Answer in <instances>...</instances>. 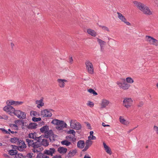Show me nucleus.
I'll return each instance as SVG.
<instances>
[{"mask_svg": "<svg viewBox=\"0 0 158 158\" xmlns=\"http://www.w3.org/2000/svg\"><path fill=\"white\" fill-rule=\"evenodd\" d=\"M87 125L88 128L91 129V126H90V124L89 123H87Z\"/></svg>", "mask_w": 158, "mask_h": 158, "instance_id": "052dcab7", "label": "nucleus"}, {"mask_svg": "<svg viewBox=\"0 0 158 158\" xmlns=\"http://www.w3.org/2000/svg\"><path fill=\"white\" fill-rule=\"evenodd\" d=\"M44 135H41L39 137H37L36 141L34 142L33 140L28 139H26V142L29 147L32 148V152L34 153H38L43 150L41 147V143L45 139Z\"/></svg>", "mask_w": 158, "mask_h": 158, "instance_id": "f257e3e1", "label": "nucleus"}, {"mask_svg": "<svg viewBox=\"0 0 158 158\" xmlns=\"http://www.w3.org/2000/svg\"><path fill=\"white\" fill-rule=\"evenodd\" d=\"M16 158H24V157L23 156L22 154L21 153H19L17 154H16L15 156Z\"/></svg>", "mask_w": 158, "mask_h": 158, "instance_id": "a18cd8bd", "label": "nucleus"}, {"mask_svg": "<svg viewBox=\"0 0 158 158\" xmlns=\"http://www.w3.org/2000/svg\"><path fill=\"white\" fill-rule=\"evenodd\" d=\"M70 127L72 128L78 130L81 128V126L80 123L76 120H72L70 122Z\"/></svg>", "mask_w": 158, "mask_h": 158, "instance_id": "0eeeda50", "label": "nucleus"}, {"mask_svg": "<svg viewBox=\"0 0 158 158\" xmlns=\"http://www.w3.org/2000/svg\"><path fill=\"white\" fill-rule=\"evenodd\" d=\"M99 26L100 27H101L103 30H106L108 32L110 31L109 29L106 26Z\"/></svg>", "mask_w": 158, "mask_h": 158, "instance_id": "09e8293b", "label": "nucleus"}, {"mask_svg": "<svg viewBox=\"0 0 158 158\" xmlns=\"http://www.w3.org/2000/svg\"><path fill=\"white\" fill-rule=\"evenodd\" d=\"M85 64L88 72L90 74H93L94 69L92 63L89 60H86L85 62Z\"/></svg>", "mask_w": 158, "mask_h": 158, "instance_id": "423d86ee", "label": "nucleus"}, {"mask_svg": "<svg viewBox=\"0 0 158 158\" xmlns=\"http://www.w3.org/2000/svg\"><path fill=\"white\" fill-rule=\"evenodd\" d=\"M31 116L32 117V118H40L38 117L40 115L39 113L35 111L31 110L30 112Z\"/></svg>", "mask_w": 158, "mask_h": 158, "instance_id": "2eb2a0df", "label": "nucleus"}, {"mask_svg": "<svg viewBox=\"0 0 158 158\" xmlns=\"http://www.w3.org/2000/svg\"><path fill=\"white\" fill-rule=\"evenodd\" d=\"M133 3L137 8L143 14L147 15L152 14V12L150 10L148 7L144 4L136 1L133 2Z\"/></svg>", "mask_w": 158, "mask_h": 158, "instance_id": "f03ea898", "label": "nucleus"}, {"mask_svg": "<svg viewBox=\"0 0 158 158\" xmlns=\"http://www.w3.org/2000/svg\"><path fill=\"white\" fill-rule=\"evenodd\" d=\"M8 117L7 115L5 114H3L2 116H1V118H8Z\"/></svg>", "mask_w": 158, "mask_h": 158, "instance_id": "603ef678", "label": "nucleus"}, {"mask_svg": "<svg viewBox=\"0 0 158 158\" xmlns=\"http://www.w3.org/2000/svg\"><path fill=\"white\" fill-rule=\"evenodd\" d=\"M52 132V131L50 130L49 131H48L45 133V138H49L50 136L51 135V134Z\"/></svg>", "mask_w": 158, "mask_h": 158, "instance_id": "ea45409f", "label": "nucleus"}, {"mask_svg": "<svg viewBox=\"0 0 158 158\" xmlns=\"http://www.w3.org/2000/svg\"><path fill=\"white\" fill-rule=\"evenodd\" d=\"M93 142L89 140H87L86 141L85 145L89 148L92 145Z\"/></svg>", "mask_w": 158, "mask_h": 158, "instance_id": "a19ab883", "label": "nucleus"}, {"mask_svg": "<svg viewBox=\"0 0 158 158\" xmlns=\"http://www.w3.org/2000/svg\"><path fill=\"white\" fill-rule=\"evenodd\" d=\"M41 119H32L33 121L34 122H37L38 125L40 126H42L44 125V123L43 121L41 120Z\"/></svg>", "mask_w": 158, "mask_h": 158, "instance_id": "c756f323", "label": "nucleus"}, {"mask_svg": "<svg viewBox=\"0 0 158 158\" xmlns=\"http://www.w3.org/2000/svg\"><path fill=\"white\" fill-rule=\"evenodd\" d=\"M117 83L120 88L122 89L123 90H127L131 86V85L129 84L125 81L123 82L118 81Z\"/></svg>", "mask_w": 158, "mask_h": 158, "instance_id": "9b49d317", "label": "nucleus"}, {"mask_svg": "<svg viewBox=\"0 0 158 158\" xmlns=\"http://www.w3.org/2000/svg\"><path fill=\"white\" fill-rule=\"evenodd\" d=\"M133 102L131 98H125L123 101V105L127 108L130 107Z\"/></svg>", "mask_w": 158, "mask_h": 158, "instance_id": "9d476101", "label": "nucleus"}, {"mask_svg": "<svg viewBox=\"0 0 158 158\" xmlns=\"http://www.w3.org/2000/svg\"><path fill=\"white\" fill-rule=\"evenodd\" d=\"M88 91L90 94H93L94 96L98 95L97 93L93 89H88Z\"/></svg>", "mask_w": 158, "mask_h": 158, "instance_id": "58836bf2", "label": "nucleus"}, {"mask_svg": "<svg viewBox=\"0 0 158 158\" xmlns=\"http://www.w3.org/2000/svg\"><path fill=\"white\" fill-rule=\"evenodd\" d=\"M103 144L106 152L109 155H111L112 154V152L110 148L107 146L104 142H103Z\"/></svg>", "mask_w": 158, "mask_h": 158, "instance_id": "6ab92c4d", "label": "nucleus"}, {"mask_svg": "<svg viewBox=\"0 0 158 158\" xmlns=\"http://www.w3.org/2000/svg\"><path fill=\"white\" fill-rule=\"evenodd\" d=\"M52 158H61V156H56L53 157Z\"/></svg>", "mask_w": 158, "mask_h": 158, "instance_id": "680f3d73", "label": "nucleus"}, {"mask_svg": "<svg viewBox=\"0 0 158 158\" xmlns=\"http://www.w3.org/2000/svg\"><path fill=\"white\" fill-rule=\"evenodd\" d=\"M153 130L158 135V127L156 126H154L153 127Z\"/></svg>", "mask_w": 158, "mask_h": 158, "instance_id": "de8ad7c7", "label": "nucleus"}, {"mask_svg": "<svg viewBox=\"0 0 158 158\" xmlns=\"http://www.w3.org/2000/svg\"><path fill=\"white\" fill-rule=\"evenodd\" d=\"M18 146H15L16 149L20 151H25V149L27 148V145L23 140H21L18 144Z\"/></svg>", "mask_w": 158, "mask_h": 158, "instance_id": "1a4fd4ad", "label": "nucleus"}, {"mask_svg": "<svg viewBox=\"0 0 158 158\" xmlns=\"http://www.w3.org/2000/svg\"><path fill=\"white\" fill-rule=\"evenodd\" d=\"M37 125L38 124L36 123H31L29 124L28 127L31 129H35L36 128Z\"/></svg>", "mask_w": 158, "mask_h": 158, "instance_id": "473e14b6", "label": "nucleus"}, {"mask_svg": "<svg viewBox=\"0 0 158 158\" xmlns=\"http://www.w3.org/2000/svg\"><path fill=\"white\" fill-rule=\"evenodd\" d=\"M53 111L52 109H46L41 110L40 112V115L42 117L49 118L52 116V114L51 111Z\"/></svg>", "mask_w": 158, "mask_h": 158, "instance_id": "39448f33", "label": "nucleus"}, {"mask_svg": "<svg viewBox=\"0 0 158 158\" xmlns=\"http://www.w3.org/2000/svg\"><path fill=\"white\" fill-rule=\"evenodd\" d=\"M55 152V150L54 148H50L48 150H45L44 151V153L48 155L52 156L53 154Z\"/></svg>", "mask_w": 158, "mask_h": 158, "instance_id": "dca6fc26", "label": "nucleus"}, {"mask_svg": "<svg viewBox=\"0 0 158 158\" xmlns=\"http://www.w3.org/2000/svg\"><path fill=\"white\" fill-rule=\"evenodd\" d=\"M49 128L48 126H45L41 128L40 130L42 133H45L48 131Z\"/></svg>", "mask_w": 158, "mask_h": 158, "instance_id": "cd10ccee", "label": "nucleus"}, {"mask_svg": "<svg viewBox=\"0 0 158 158\" xmlns=\"http://www.w3.org/2000/svg\"><path fill=\"white\" fill-rule=\"evenodd\" d=\"M23 103L22 102L15 101L13 100H8L6 102L7 105L10 106L15 105L17 106L18 105H21Z\"/></svg>", "mask_w": 158, "mask_h": 158, "instance_id": "4468645a", "label": "nucleus"}, {"mask_svg": "<svg viewBox=\"0 0 158 158\" xmlns=\"http://www.w3.org/2000/svg\"><path fill=\"white\" fill-rule=\"evenodd\" d=\"M94 133V132L93 131H91L90 132V135H93V134Z\"/></svg>", "mask_w": 158, "mask_h": 158, "instance_id": "69168bd1", "label": "nucleus"}, {"mask_svg": "<svg viewBox=\"0 0 158 158\" xmlns=\"http://www.w3.org/2000/svg\"><path fill=\"white\" fill-rule=\"evenodd\" d=\"M16 124L22 126H26L27 124L26 122H24L23 119H19L15 122Z\"/></svg>", "mask_w": 158, "mask_h": 158, "instance_id": "aec40b11", "label": "nucleus"}, {"mask_svg": "<svg viewBox=\"0 0 158 158\" xmlns=\"http://www.w3.org/2000/svg\"><path fill=\"white\" fill-rule=\"evenodd\" d=\"M85 143L84 140H80L77 143V147L81 149L83 148L85 146Z\"/></svg>", "mask_w": 158, "mask_h": 158, "instance_id": "4be33fe9", "label": "nucleus"}, {"mask_svg": "<svg viewBox=\"0 0 158 158\" xmlns=\"http://www.w3.org/2000/svg\"><path fill=\"white\" fill-rule=\"evenodd\" d=\"M88 140H95L96 139V137L93 135H90L88 137Z\"/></svg>", "mask_w": 158, "mask_h": 158, "instance_id": "49530a36", "label": "nucleus"}, {"mask_svg": "<svg viewBox=\"0 0 158 158\" xmlns=\"http://www.w3.org/2000/svg\"><path fill=\"white\" fill-rule=\"evenodd\" d=\"M89 148V147H87V146L85 145V148L83 149L82 150L83 151L85 152Z\"/></svg>", "mask_w": 158, "mask_h": 158, "instance_id": "5fc2aeb1", "label": "nucleus"}, {"mask_svg": "<svg viewBox=\"0 0 158 158\" xmlns=\"http://www.w3.org/2000/svg\"><path fill=\"white\" fill-rule=\"evenodd\" d=\"M143 102H139V105H138V107H141L143 105Z\"/></svg>", "mask_w": 158, "mask_h": 158, "instance_id": "864d4df0", "label": "nucleus"}, {"mask_svg": "<svg viewBox=\"0 0 158 158\" xmlns=\"http://www.w3.org/2000/svg\"><path fill=\"white\" fill-rule=\"evenodd\" d=\"M3 110L6 112H8L10 115L15 114L16 110L12 106L9 105H7L3 108Z\"/></svg>", "mask_w": 158, "mask_h": 158, "instance_id": "6e6552de", "label": "nucleus"}, {"mask_svg": "<svg viewBox=\"0 0 158 158\" xmlns=\"http://www.w3.org/2000/svg\"><path fill=\"white\" fill-rule=\"evenodd\" d=\"M145 40L150 44L156 46L158 45V41L153 37L148 35L145 36Z\"/></svg>", "mask_w": 158, "mask_h": 158, "instance_id": "20e7f679", "label": "nucleus"}, {"mask_svg": "<svg viewBox=\"0 0 158 158\" xmlns=\"http://www.w3.org/2000/svg\"><path fill=\"white\" fill-rule=\"evenodd\" d=\"M66 138L68 140H69L73 142H74L76 141V138L75 137V135H67L66 137Z\"/></svg>", "mask_w": 158, "mask_h": 158, "instance_id": "412c9836", "label": "nucleus"}, {"mask_svg": "<svg viewBox=\"0 0 158 158\" xmlns=\"http://www.w3.org/2000/svg\"><path fill=\"white\" fill-rule=\"evenodd\" d=\"M41 144L43 146L47 147L49 145V142L46 138H45L43 141L41 143Z\"/></svg>", "mask_w": 158, "mask_h": 158, "instance_id": "c9c22d12", "label": "nucleus"}, {"mask_svg": "<svg viewBox=\"0 0 158 158\" xmlns=\"http://www.w3.org/2000/svg\"><path fill=\"white\" fill-rule=\"evenodd\" d=\"M61 143L63 145H65L67 146H69L71 144V143L67 140H63L61 142Z\"/></svg>", "mask_w": 158, "mask_h": 158, "instance_id": "f704fd0d", "label": "nucleus"}, {"mask_svg": "<svg viewBox=\"0 0 158 158\" xmlns=\"http://www.w3.org/2000/svg\"><path fill=\"white\" fill-rule=\"evenodd\" d=\"M109 103L110 102L109 100L105 99H103L102 100L101 103V108H103L106 107L108 105Z\"/></svg>", "mask_w": 158, "mask_h": 158, "instance_id": "f3484780", "label": "nucleus"}, {"mask_svg": "<svg viewBox=\"0 0 158 158\" xmlns=\"http://www.w3.org/2000/svg\"><path fill=\"white\" fill-rule=\"evenodd\" d=\"M28 136L30 138L33 139L35 140L37 139V137H36V133H29Z\"/></svg>", "mask_w": 158, "mask_h": 158, "instance_id": "2f4dec72", "label": "nucleus"}, {"mask_svg": "<svg viewBox=\"0 0 158 158\" xmlns=\"http://www.w3.org/2000/svg\"><path fill=\"white\" fill-rule=\"evenodd\" d=\"M126 81L129 83H132L134 82L133 80L130 77H127L126 78Z\"/></svg>", "mask_w": 158, "mask_h": 158, "instance_id": "79ce46f5", "label": "nucleus"}, {"mask_svg": "<svg viewBox=\"0 0 158 158\" xmlns=\"http://www.w3.org/2000/svg\"><path fill=\"white\" fill-rule=\"evenodd\" d=\"M57 81L58 83L59 86L61 88H63L65 86L64 83L67 81L65 79H58L57 80Z\"/></svg>", "mask_w": 158, "mask_h": 158, "instance_id": "a211bd4d", "label": "nucleus"}, {"mask_svg": "<svg viewBox=\"0 0 158 158\" xmlns=\"http://www.w3.org/2000/svg\"><path fill=\"white\" fill-rule=\"evenodd\" d=\"M156 87L158 89V83H157L156 84Z\"/></svg>", "mask_w": 158, "mask_h": 158, "instance_id": "774afa93", "label": "nucleus"}, {"mask_svg": "<svg viewBox=\"0 0 158 158\" xmlns=\"http://www.w3.org/2000/svg\"><path fill=\"white\" fill-rule=\"evenodd\" d=\"M102 125L104 127H110V126L108 124H106L105 123H102Z\"/></svg>", "mask_w": 158, "mask_h": 158, "instance_id": "4d7b16f0", "label": "nucleus"}, {"mask_svg": "<svg viewBox=\"0 0 158 158\" xmlns=\"http://www.w3.org/2000/svg\"><path fill=\"white\" fill-rule=\"evenodd\" d=\"M73 61V59L72 58V57H70L69 59V62L71 64H72Z\"/></svg>", "mask_w": 158, "mask_h": 158, "instance_id": "6e6d98bb", "label": "nucleus"}, {"mask_svg": "<svg viewBox=\"0 0 158 158\" xmlns=\"http://www.w3.org/2000/svg\"><path fill=\"white\" fill-rule=\"evenodd\" d=\"M1 129L3 131L5 132V133L6 134H8L9 133V132H8L4 128H2Z\"/></svg>", "mask_w": 158, "mask_h": 158, "instance_id": "bf43d9fd", "label": "nucleus"}, {"mask_svg": "<svg viewBox=\"0 0 158 158\" xmlns=\"http://www.w3.org/2000/svg\"><path fill=\"white\" fill-rule=\"evenodd\" d=\"M100 47H101V51L102 52H103L104 50L103 46H100Z\"/></svg>", "mask_w": 158, "mask_h": 158, "instance_id": "e2e57ef3", "label": "nucleus"}, {"mask_svg": "<svg viewBox=\"0 0 158 158\" xmlns=\"http://www.w3.org/2000/svg\"><path fill=\"white\" fill-rule=\"evenodd\" d=\"M120 123L125 125H127L129 124L130 121L127 119H119Z\"/></svg>", "mask_w": 158, "mask_h": 158, "instance_id": "7c9ffc66", "label": "nucleus"}, {"mask_svg": "<svg viewBox=\"0 0 158 158\" xmlns=\"http://www.w3.org/2000/svg\"><path fill=\"white\" fill-rule=\"evenodd\" d=\"M11 47L13 48V47L14 46V44L13 43H11Z\"/></svg>", "mask_w": 158, "mask_h": 158, "instance_id": "338daca9", "label": "nucleus"}, {"mask_svg": "<svg viewBox=\"0 0 158 158\" xmlns=\"http://www.w3.org/2000/svg\"><path fill=\"white\" fill-rule=\"evenodd\" d=\"M33 153H31L27 154L26 156L28 158H31L32 156Z\"/></svg>", "mask_w": 158, "mask_h": 158, "instance_id": "3c124183", "label": "nucleus"}, {"mask_svg": "<svg viewBox=\"0 0 158 158\" xmlns=\"http://www.w3.org/2000/svg\"><path fill=\"white\" fill-rule=\"evenodd\" d=\"M35 103L38 105L37 107L39 108H40V107L44 105L43 99H41L39 100H36L35 101Z\"/></svg>", "mask_w": 158, "mask_h": 158, "instance_id": "a878e982", "label": "nucleus"}, {"mask_svg": "<svg viewBox=\"0 0 158 158\" xmlns=\"http://www.w3.org/2000/svg\"><path fill=\"white\" fill-rule=\"evenodd\" d=\"M97 41L100 46H104L106 43L105 41L98 38H97Z\"/></svg>", "mask_w": 158, "mask_h": 158, "instance_id": "4c0bfd02", "label": "nucleus"}, {"mask_svg": "<svg viewBox=\"0 0 158 158\" xmlns=\"http://www.w3.org/2000/svg\"><path fill=\"white\" fill-rule=\"evenodd\" d=\"M52 123L57 126L56 128L60 129L66 127V124L63 121H60L58 119H54L52 122Z\"/></svg>", "mask_w": 158, "mask_h": 158, "instance_id": "7ed1b4c3", "label": "nucleus"}, {"mask_svg": "<svg viewBox=\"0 0 158 158\" xmlns=\"http://www.w3.org/2000/svg\"><path fill=\"white\" fill-rule=\"evenodd\" d=\"M67 149L63 147H60L58 148V151L60 154H64L66 153Z\"/></svg>", "mask_w": 158, "mask_h": 158, "instance_id": "5701e85b", "label": "nucleus"}, {"mask_svg": "<svg viewBox=\"0 0 158 158\" xmlns=\"http://www.w3.org/2000/svg\"><path fill=\"white\" fill-rule=\"evenodd\" d=\"M87 105L90 107L92 108L94 106V104L93 102H91L90 101H88L87 103Z\"/></svg>", "mask_w": 158, "mask_h": 158, "instance_id": "37998d69", "label": "nucleus"}, {"mask_svg": "<svg viewBox=\"0 0 158 158\" xmlns=\"http://www.w3.org/2000/svg\"><path fill=\"white\" fill-rule=\"evenodd\" d=\"M87 32L89 34L94 37L96 36L97 35L95 31L91 29H87Z\"/></svg>", "mask_w": 158, "mask_h": 158, "instance_id": "b1692460", "label": "nucleus"}, {"mask_svg": "<svg viewBox=\"0 0 158 158\" xmlns=\"http://www.w3.org/2000/svg\"><path fill=\"white\" fill-rule=\"evenodd\" d=\"M10 140L12 143H14L18 145L21 140L16 137H14L11 138Z\"/></svg>", "mask_w": 158, "mask_h": 158, "instance_id": "393cba45", "label": "nucleus"}, {"mask_svg": "<svg viewBox=\"0 0 158 158\" xmlns=\"http://www.w3.org/2000/svg\"><path fill=\"white\" fill-rule=\"evenodd\" d=\"M14 115L19 118H26V114L20 110H16Z\"/></svg>", "mask_w": 158, "mask_h": 158, "instance_id": "f8f14e48", "label": "nucleus"}, {"mask_svg": "<svg viewBox=\"0 0 158 158\" xmlns=\"http://www.w3.org/2000/svg\"><path fill=\"white\" fill-rule=\"evenodd\" d=\"M84 158H91L90 156H89L88 155H86L85 156Z\"/></svg>", "mask_w": 158, "mask_h": 158, "instance_id": "0e129e2a", "label": "nucleus"}, {"mask_svg": "<svg viewBox=\"0 0 158 158\" xmlns=\"http://www.w3.org/2000/svg\"><path fill=\"white\" fill-rule=\"evenodd\" d=\"M36 156V158H49V157L44 154H43L42 153H41L40 152Z\"/></svg>", "mask_w": 158, "mask_h": 158, "instance_id": "c85d7f7f", "label": "nucleus"}, {"mask_svg": "<svg viewBox=\"0 0 158 158\" xmlns=\"http://www.w3.org/2000/svg\"><path fill=\"white\" fill-rule=\"evenodd\" d=\"M10 126L11 127H14L16 130H18V127L17 125L15 124H11L10 125Z\"/></svg>", "mask_w": 158, "mask_h": 158, "instance_id": "8fccbe9b", "label": "nucleus"}, {"mask_svg": "<svg viewBox=\"0 0 158 158\" xmlns=\"http://www.w3.org/2000/svg\"><path fill=\"white\" fill-rule=\"evenodd\" d=\"M56 136V135L53 134V132H52L51 134V135L49 137V139L50 141L53 142V141H54Z\"/></svg>", "mask_w": 158, "mask_h": 158, "instance_id": "72a5a7b5", "label": "nucleus"}, {"mask_svg": "<svg viewBox=\"0 0 158 158\" xmlns=\"http://www.w3.org/2000/svg\"><path fill=\"white\" fill-rule=\"evenodd\" d=\"M67 133L68 134H72L73 135H75V131L73 130L70 129L69 131H68Z\"/></svg>", "mask_w": 158, "mask_h": 158, "instance_id": "c03bdc74", "label": "nucleus"}, {"mask_svg": "<svg viewBox=\"0 0 158 158\" xmlns=\"http://www.w3.org/2000/svg\"><path fill=\"white\" fill-rule=\"evenodd\" d=\"M77 152V150L76 149L70 150L68 156L69 157H71L74 156Z\"/></svg>", "mask_w": 158, "mask_h": 158, "instance_id": "bb28decb", "label": "nucleus"}, {"mask_svg": "<svg viewBox=\"0 0 158 158\" xmlns=\"http://www.w3.org/2000/svg\"><path fill=\"white\" fill-rule=\"evenodd\" d=\"M17 151L16 150L12 149L9 151V154L12 156L16 155L17 153Z\"/></svg>", "mask_w": 158, "mask_h": 158, "instance_id": "e433bc0d", "label": "nucleus"}, {"mask_svg": "<svg viewBox=\"0 0 158 158\" xmlns=\"http://www.w3.org/2000/svg\"><path fill=\"white\" fill-rule=\"evenodd\" d=\"M117 14L118 15V18L121 21L126 23L127 25L130 26L131 25V23L127 21V20L125 17L122 14L118 12H117Z\"/></svg>", "mask_w": 158, "mask_h": 158, "instance_id": "ddd939ff", "label": "nucleus"}, {"mask_svg": "<svg viewBox=\"0 0 158 158\" xmlns=\"http://www.w3.org/2000/svg\"><path fill=\"white\" fill-rule=\"evenodd\" d=\"M3 155L6 158H10V156L6 154H4Z\"/></svg>", "mask_w": 158, "mask_h": 158, "instance_id": "13d9d810", "label": "nucleus"}]
</instances>
